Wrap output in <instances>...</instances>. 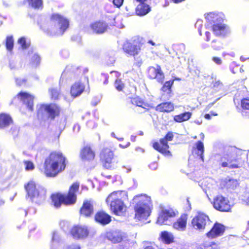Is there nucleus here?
<instances>
[{"label": "nucleus", "instance_id": "nucleus-56", "mask_svg": "<svg viewBox=\"0 0 249 249\" xmlns=\"http://www.w3.org/2000/svg\"><path fill=\"white\" fill-rule=\"evenodd\" d=\"M171 0L175 3H180L182 1H184L185 0Z\"/></svg>", "mask_w": 249, "mask_h": 249}, {"label": "nucleus", "instance_id": "nucleus-18", "mask_svg": "<svg viewBox=\"0 0 249 249\" xmlns=\"http://www.w3.org/2000/svg\"><path fill=\"white\" fill-rule=\"evenodd\" d=\"M17 97L23 102L27 109L30 111L34 110V96L31 94L24 91H20L17 94Z\"/></svg>", "mask_w": 249, "mask_h": 249}, {"label": "nucleus", "instance_id": "nucleus-29", "mask_svg": "<svg viewBox=\"0 0 249 249\" xmlns=\"http://www.w3.org/2000/svg\"><path fill=\"white\" fill-rule=\"evenodd\" d=\"M204 145L203 142L197 141L192 148V153L196 155L201 160L204 161Z\"/></svg>", "mask_w": 249, "mask_h": 249}, {"label": "nucleus", "instance_id": "nucleus-54", "mask_svg": "<svg viewBox=\"0 0 249 249\" xmlns=\"http://www.w3.org/2000/svg\"><path fill=\"white\" fill-rule=\"evenodd\" d=\"M205 36H206V41H209L211 39V33L209 32H205Z\"/></svg>", "mask_w": 249, "mask_h": 249}, {"label": "nucleus", "instance_id": "nucleus-44", "mask_svg": "<svg viewBox=\"0 0 249 249\" xmlns=\"http://www.w3.org/2000/svg\"><path fill=\"white\" fill-rule=\"evenodd\" d=\"M206 18L209 22L214 23L218 20V18L217 14L213 13H210L208 15Z\"/></svg>", "mask_w": 249, "mask_h": 249}, {"label": "nucleus", "instance_id": "nucleus-1", "mask_svg": "<svg viewBox=\"0 0 249 249\" xmlns=\"http://www.w3.org/2000/svg\"><path fill=\"white\" fill-rule=\"evenodd\" d=\"M67 159L60 151L51 152L45 158L43 172L46 177L55 178L66 168Z\"/></svg>", "mask_w": 249, "mask_h": 249}, {"label": "nucleus", "instance_id": "nucleus-39", "mask_svg": "<svg viewBox=\"0 0 249 249\" xmlns=\"http://www.w3.org/2000/svg\"><path fill=\"white\" fill-rule=\"evenodd\" d=\"M114 87L118 91H123L125 87V85L121 79H117L114 81Z\"/></svg>", "mask_w": 249, "mask_h": 249}, {"label": "nucleus", "instance_id": "nucleus-42", "mask_svg": "<svg viewBox=\"0 0 249 249\" xmlns=\"http://www.w3.org/2000/svg\"><path fill=\"white\" fill-rule=\"evenodd\" d=\"M241 107L243 110H249V97L243 98L241 99Z\"/></svg>", "mask_w": 249, "mask_h": 249}, {"label": "nucleus", "instance_id": "nucleus-16", "mask_svg": "<svg viewBox=\"0 0 249 249\" xmlns=\"http://www.w3.org/2000/svg\"><path fill=\"white\" fill-rule=\"evenodd\" d=\"M79 157L85 162H91L95 157V152L90 144L84 145L80 151Z\"/></svg>", "mask_w": 249, "mask_h": 249}, {"label": "nucleus", "instance_id": "nucleus-48", "mask_svg": "<svg viewBox=\"0 0 249 249\" xmlns=\"http://www.w3.org/2000/svg\"><path fill=\"white\" fill-rule=\"evenodd\" d=\"M124 1V0H113V3L119 8L123 5Z\"/></svg>", "mask_w": 249, "mask_h": 249}, {"label": "nucleus", "instance_id": "nucleus-38", "mask_svg": "<svg viewBox=\"0 0 249 249\" xmlns=\"http://www.w3.org/2000/svg\"><path fill=\"white\" fill-rule=\"evenodd\" d=\"M211 47L213 50L218 51L223 48V43L221 40L218 38L212 41Z\"/></svg>", "mask_w": 249, "mask_h": 249}, {"label": "nucleus", "instance_id": "nucleus-17", "mask_svg": "<svg viewBox=\"0 0 249 249\" xmlns=\"http://www.w3.org/2000/svg\"><path fill=\"white\" fill-rule=\"evenodd\" d=\"M178 213V211L172 208L162 209L159 213L158 222L160 224H164L171 218L175 217Z\"/></svg>", "mask_w": 249, "mask_h": 249}, {"label": "nucleus", "instance_id": "nucleus-60", "mask_svg": "<svg viewBox=\"0 0 249 249\" xmlns=\"http://www.w3.org/2000/svg\"><path fill=\"white\" fill-rule=\"evenodd\" d=\"M5 203V201L3 199H0V206L3 205Z\"/></svg>", "mask_w": 249, "mask_h": 249}, {"label": "nucleus", "instance_id": "nucleus-49", "mask_svg": "<svg viewBox=\"0 0 249 249\" xmlns=\"http://www.w3.org/2000/svg\"><path fill=\"white\" fill-rule=\"evenodd\" d=\"M212 60L217 64L220 65L222 63V60L220 58L218 57H213Z\"/></svg>", "mask_w": 249, "mask_h": 249}, {"label": "nucleus", "instance_id": "nucleus-21", "mask_svg": "<svg viewBox=\"0 0 249 249\" xmlns=\"http://www.w3.org/2000/svg\"><path fill=\"white\" fill-rule=\"evenodd\" d=\"M96 222L102 225H106L111 221V216L103 210L97 211L94 216Z\"/></svg>", "mask_w": 249, "mask_h": 249}, {"label": "nucleus", "instance_id": "nucleus-4", "mask_svg": "<svg viewBox=\"0 0 249 249\" xmlns=\"http://www.w3.org/2000/svg\"><path fill=\"white\" fill-rule=\"evenodd\" d=\"M50 20L51 25L50 29L46 31L48 35L62 36L69 28V19L60 13H52L50 16Z\"/></svg>", "mask_w": 249, "mask_h": 249}, {"label": "nucleus", "instance_id": "nucleus-43", "mask_svg": "<svg viewBox=\"0 0 249 249\" xmlns=\"http://www.w3.org/2000/svg\"><path fill=\"white\" fill-rule=\"evenodd\" d=\"M25 165V169L26 171H32L35 169V165L33 162L30 160H25L23 161Z\"/></svg>", "mask_w": 249, "mask_h": 249}, {"label": "nucleus", "instance_id": "nucleus-26", "mask_svg": "<svg viewBox=\"0 0 249 249\" xmlns=\"http://www.w3.org/2000/svg\"><path fill=\"white\" fill-rule=\"evenodd\" d=\"M133 203L136 207H149V198L145 194H140L135 196L133 199Z\"/></svg>", "mask_w": 249, "mask_h": 249}, {"label": "nucleus", "instance_id": "nucleus-20", "mask_svg": "<svg viewBox=\"0 0 249 249\" xmlns=\"http://www.w3.org/2000/svg\"><path fill=\"white\" fill-rule=\"evenodd\" d=\"M221 165L222 167H228L230 169L238 168L240 166L237 163V160L232 158L231 156L226 154L220 158Z\"/></svg>", "mask_w": 249, "mask_h": 249}, {"label": "nucleus", "instance_id": "nucleus-34", "mask_svg": "<svg viewBox=\"0 0 249 249\" xmlns=\"http://www.w3.org/2000/svg\"><path fill=\"white\" fill-rule=\"evenodd\" d=\"M160 237L162 242L166 244H170L174 242V237L173 235L166 231L161 232Z\"/></svg>", "mask_w": 249, "mask_h": 249}, {"label": "nucleus", "instance_id": "nucleus-8", "mask_svg": "<svg viewBox=\"0 0 249 249\" xmlns=\"http://www.w3.org/2000/svg\"><path fill=\"white\" fill-rule=\"evenodd\" d=\"M69 233L74 240H84L89 236V230L86 225L75 224L70 229Z\"/></svg>", "mask_w": 249, "mask_h": 249}, {"label": "nucleus", "instance_id": "nucleus-2", "mask_svg": "<svg viewBox=\"0 0 249 249\" xmlns=\"http://www.w3.org/2000/svg\"><path fill=\"white\" fill-rule=\"evenodd\" d=\"M80 183L78 182L72 183L69 187L67 193H55L51 196V199L54 207L59 208L63 204L71 206L77 201V193L79 191Z\"/></svg>", "mask_w": 249, "mask_h": 249}, {"label": "nucleus", "instance_id": "nucleus-40", "mask_svg": "<svg viewBox=\"0 0 249 249\" xmlns=\"http://www.w3.org/2000/svg\"><path fill=\"white\" fill-rule=\"evenodd\" d=\"M5 46L7 50L9 51H12L14 47V39L12 36H8L6 37Z\"/></svg>", "mask_w": 249, "mask_h": 249}, {"label": "nucleus", "instance_id": "nucleus-63", "mask_svg": "<svg viewBox=\"0 0 249 249\" xmlns=\"http://www.w3.org/2000/svg\"><path fill=\"white\" fill-rule=\"evenodd\" d=\"M200 136H201V139H204V134H203V133H201L200 134Z\"/></svg>", "mask_w": 249, "mask_h": 249}, {"label": "nucleus", "instance_id": "nucleus-59", "mask_svg": "<svg viewBox=\"0 0 249 249\" xmlns=\"http://www.w3.org/2000/svg\"><path fill=\"white\" fill-rule=\"evenodd\" d=\"M210 115H211H211L212 116H217V113H215V112H214L213 111H211L210 112Z\"/></svg>", "mask_w": 249, "mask_h": 249}, {"label": "nucleus", "instance_id": "nucleus-62", "mask_svg": "<svg viewBox=\"0 0 249 249\" xmlns=\"http://www.w3.org/2000/svg\"><path fill=\"white\" fill-rule=\"evenodd\" d=\"M148 43L151 44L153 46H155L156 45L155 43L152 40H149Z\"/></svg>", "mask_w": 249, "mask_h": 249}, {"label": "nucleus", "instance_id": "nucleus-24", "mask_svg": "<svg viewBox=\"0 0 249 249\" xmlns=\"http://www.w3.org/2000/svg\"><path fill=\"white\" fill-rule=\"evenodd\" d=\"M14 124L12 116L8 113H0V129H5Z\"/></svg>", "mask_w": 249, "mask_h": 249}, {"label": "nucleus", "instance_id": "nucleus-45", "mask_svg": "<svg viewBox=\"0 0 249 249\" xmlns=\"http://www.w3.org/2000/svg\"><path fill=\"white\" fill-rule=\"evenodd\" d=\"M201 249H220L219 245L214 242H212L209 245H203Z\"/></svg>", "mask_w": 249, "mask_h": 249}, {"label": "nucleus", "instance_id": "nucleus-36", "mask_svg": "<svg viewBox=\"0 0 249 249\" xmlns=\"http://www.w3.org/2000/svg\"><path fill=\"white\" fill-rule=\"evenodd\" d=\"M107 237L113 243H119L122 240L121 236L114 232H108L107 234Z\"/></svg>", "mask_w": 249, "mask_h": 249}, {"label": "nucleus", "instance_id": "nucleus-30", "mask_svg": "<svg viewBox=\"0 0 249 249\" xmlns=\"http://www.w3.org/2000/svg\"><path fill=\"white\" fill-rule=\"evenodd\" d=\"M85 86L81 82H75L71 87L70 92L73 97L79 96L84 91Z\"/></svg>", "mask_w": 249, "mask_h": 249}, {"label": "nucleus", "instance_id": "nucleus-53", "mask_svg": "<svg viewBox=\"0 0 249 249\" xmlns=\"http://www.w3.org/2000/svg\"><path fill=\"white\" fill-rule=\"evenodd\" d=\"M130 143L129 142H128L126 144H124V143L119 144V146L123 148H126L128 146H129L130 145Z\"/></svg>", "mask_w": 249, "mask_h": 249}, {"label": "nucleus", "instance_id": "nucleus-23", "mask_svg": "<svg viewBox=\"0 0 249 249\" xmlns=\"http://www.w3.org/2000/svg\"><path fill=\"white\" fill-rule=\"evenodd\" d=\"M212 29L213 33L217 36H225L229 33L227 26L221 23H214Z\"/></svg>", "mask_w": 249, "mask_h": 249}, {"label": "nucleus", "instance_id": "nucleus-25", "mask_svg": "<svg viewBox=\"0 0 249 249\" xmlns=\"http://www.w3.org/2000/svg\"><path fill=\"white\" fill-rule=\"evenodd\" d=\"M130 103L132 105L142 107L148 111L153 107L149 104L144 101V99L140 96H137L130 98Z\"/></svg>", "mask_w": 249, "mask_h": 249}, {"label": "nucleus", "instance_id": "nucleus-11", "mask_svg": "<svg viewBox=\"0 0 249 249\" xmlns=\"http://www.w3.org/2000/svg\"><path fill=\"white\" fill-rule=\"evenodd\" d=\"M213 208L221 212H229L231 211V205L229 199L222 196L218 195L213 199Z\"/></svg>", "mask_w": 249, "mask_h": 249}, {"label": "nucleus", "instance_id": "nucleus-52", "mask_svg": "<svg viewBox=\"0 0 249 249\" xmlns=\"http://www.w3.org/2000/svg\"><path fill=\"white\" fill-rule=\"evenodd\" d=\"M25 79H19L16 81V84L18 86H21L23 83H25Z\"/></svg>", "mask_w": 249, "mask_h": 249}, {"label": "nucleus", "instance_id": "nucleus-31", "mask_svg": "<svg viewBox=\"0 0 249 249\" xmlns=\"http://www.w3.org/2000/svg\"><path fill=\"white\" fill-rule=\"evenodd\" d=\"M174 80H170L166 81L160 89L162 92L161 96L168 95L169 97L172 95V87L174 84Z\"/></svg>", "mask_w": 249, "mask_h": 249}, {"label": "nucleus", "instance_id": "nucleus-19", "mask_svg": "<svg viewBox=\"0 0 249 249\" xmlns=\"http://www.w3.org/2000/svg\"><path fill=\"white\" fill-rule=\"evenodd\" d=\"M89 27L93 33L100 35L106 32L109 26L105 21L99 20L90 23Z\"/></svg>", "mask_w": 249, "mask_h": 249}, {"label": "nucleus", "instance_id": "nucleus-3", "mask_svg": "<svg viewBox=\"0 0 249 249\" xmlns=\"http://www.w3.org/2000/svg\"><path fill=\"white\" fill-rule=\"evenodd\" d=\"M61 107L55 103L40 104L36 110V118L40 123L47 120H54L62 113Z\"/></svg>", "mask_w": 249, "mask_h": 249}, {"label": "nucleus", "instance_id": "nucleus-7", "mask_svg": "<svg viewBox=\"0 0 249 249\" xmlns=\"http://www.w3.org/2000/svg\"><path fill=\"white\" fill-rule=\"evenodd\" d=\"M174 137V133L168 131L164 137L160 139L159 141H155L152 143L153 148L166 157H171V152L169 150L168 142L172 141Z\"/></svg>", "mask_w": 249, "mask_h": 249}, {"label": "nucleus", "instance_id": "nucleus-27", "mask_svg": "<svg viewBox=\"0 0 249 249\" xmlns=\"http://www.w3.org/2000/svg\"><path fill=\"white\" fill-rule=\"evenodd\" d=\"M175 109L174 104L171 102H164L158 105L155 110L157 111L164 113H170Z\"/></svg>", "mask_w": 249, "mask_h": 249}, {"label": "nucleus", "instance_id": "nucleus-57", "mask_svg": "<svg viewBox=\"0 0 249 249\" xmlns=\"http://www.w3.org/2000/svg\"><path fill=\"white\" fill-rule=\"evenodd\" d=\"M204 118L207 120H210L211 119V116L210 114H206L204 115Z\"/></svg>", "mask_w": 249, "mask_h": 249}, {"label": "nucleus", "instance_id": "nucleus-6", "mask_svg": "<svg viewBox=\"0 0 249 249\" xmlns=\"http://www.w3.org/2000/svg\"><path fill=\"white\" fill-rule=\"evenodd\" d=\"M24 188L28 197L33 202L39 204L45 199L46 191L43 188L36 184L34 181H29L24 185Z\"/></svg>", "mask_w": 249, "mask_h": 249}, {"label": "nucleus", "instance_id": "nucleus-5", "mask_svg": "<svg viewBox=\"0 0 249 249\" xmlns=\"http://www.w3.org/2000/svg\"><path fill=\"white\" fill-rule=\"evenodd\" d=\"M126 196L124 191H115L111 193L107 197V202L109 203L110 210L116 215L120 216L125 213L126 206L122 200V195Z\"/></svg>", "mask_w": 249, "mask_h": 249}, {"label": "nucleus", "instance_id": "nucleus-58", "mask_svg": "<svg viewBox=\"0 0 249 249\" xmlns=\"http://www.w3.org/2000/svg\"><path fill=\"white\" fill-rule=\"evenodd\" d=\"M143 249H155L153 247L151 246H148L144 248Z\"/></svg>", "mask_w": 249, "mask_h": 249}, {"label": "nucleus", "instance_id": "nucleus-33", "mask_svg": "<svg viewBox=\"0 0 249 249\" xmlns=\"http://www.w3.org/2000/svg\"><path fill=\"white\" fill-rule=\"evenodd\" d=\"M191 112H185L174 116V121L177 123H182L189 120L192 116Z\"/></svg>", "mask_w": 249, "mask_h": 249}, {"label": "nucleus", "instance_id": "nucleus-9", "mask_svg": "<svg viewBox=\"0 0 249 249\" xmlns=\"http://www.w3.org/2000/svg\"><path fill=\"white\" fill-rule=\"evenodd\" d=\"M211 220L208 215L203 213H198L191 220V226L195 230L202 231L210 224Z\"/></svg>", "mask_w": 249, "mask_h": 249}, {"label": "nucleus", "instance_id": "nucleus-28", "mask_svg": "<svg viewBox=\"0 0 249 249\" xmlns=\"http://www.w3.org/2000/svg\"><path fill=\"white\" fill-rule=\"evenodd\" d=\"M135 218L139 220L146 219L149 215V207H134Z\"/></svg>", "mask_w": 249, "mask_h": 249}, {"label": "nucleus", "instance_id": "nucleus-32", "mask_svg": "<svg viewBox=\"0 0 249 249\" xmlns=\"http://www.w3.org/2000/svg\"><path fill=\"white\" fill-rule=\"evenodd\" d=\"M151 10L149 5L144 3H139L135 9V13L137 15L143 16L148 14Z\"/></svg>", "mask_w": 249, "mask_h": 249}, {"label": "nucleus", "instance_id": "nucleus-37", "mask_svg": "<svg viewBox=\"0 0 249 249\" xmlns=\"http://www.w3.org/2000/svg\"><path fill=\"white\" fill-rule=\"evenodd\" d=\"M29 5L34 9H42L43 7L42 0H26Z\"/></svg>", "mask_w": 249, "mask_h": 249}, {"label": "nucleus", "instance_id": "nucleus-10", "mask_svg": "<svg viewBox=\"0 0 249 249\" xmlns=\"http://www.w3.org/2000/svg\"><path fill=\"white\" fill-rule=\"evenodd\" d=\"M142 44L138 40H126L123 44L122 50L125 54L135 56L140 53Z\"/></svg>", "mask_w": 249, "mask_h": 249}, {"label": "nucleus", "instance_id": "nucleus-64", "mask_svg": "<svg viewBox=\"0 0 249 249\" xmlns=\"http://www.w3.org/2000/svg\"><path fill=\"white\" fill-rule=\"evenodd\" d=\"M229 182H231V181H232V182H235V183H236V180H234V179H232V180H229Z\"/></svg>", "mask_w": 249, "mask_h": 249}, {"label": "nucleus", "instance_id": "nucleus-61", "mask_svg": "<svg viewBox=\"0 0 249 249\" xmlns=\"http://www.w3.org/2000/svg\"><path fill=\"white\" fill-rule=\"evenodd\" d=\"M113 72L116 73L118 76H120V73H119L118 71H111L110 72V73H113Z\"/></svg>", "mask_w": 249, "mask_h": 249}, {"label": "nucleus", "instance_id": "nucleus-12", "mask_svg": "<svg viewBox=\"0 0 249 249\" xmlns=\"http://www.w3.org/2000/svg\"><path fill=\"white\" fill-rule=\"evenodd\" d=\"M100 159L103 167L107 169H111L115 161L113 152L108 149L102 151Z\"/></svg>", "mask_w": 249, "mask_h": 249}, {"label": "nucleus", "instance_id": "nucleus-13", "mask_svg": "<svg viewBox=\"0 0 249 249\" xmlns=\"http://www.w3.org/2000/svg\"><path fill=\"white\" fill-rule=\"evenodd\" d=\"M147 75L150 79H156L160 83H163L165 76L161 67L157 65L156 67H150L147 71Z\"/></svg>", "mask_w": 249, "mask_h": 249}, {"label": "nucleus", "instance_id": "nucleus-50", "mask_svg": "<svg viewBox=\"0 0 249 249\" xmlns=\"http://www.w3.org/2000/svg\"><path fill=\"white\" fill-rule=\"evenodd\" d=\"M67 249H81L79 245L76 244H72L68 247Z\"/></svg>", "mask_w": 249, "mask_h": 249}, {"label": "nucleus", "instance_id": "nucleus-41", "mask_svg": "<svg viewBox=\"0 0 249 249\" xmlns=\"http://www.w3.org/2000/svg\"><path fill=\"white\" fill-rule=\"evenodd\" d=\"M18 43L20 45L21 48L23 50H26L28 49L30 45V42H27L26 41V38L24 37H20L18 41Z\"/></svg>", "mask_w": 249, "mask_h": 249}, {"label": "nucleus", "instance_id": "nucleus-22", "mask_svg": "<svg viewBox=\"0 0 249 249\" xmlns=\"http://www.w3.org/2000/svg\"><path fill=\"white\" fill-rule=\"evenodd\" d=\"M188 216L187 213H182L180 216L173 223L172 227L178 231H184L187 225Z\"/></svg>", "mask_w": 249, "mask_h": 249}, {"label": "nucleus", "instance_id": "nucleus-55", "mask_svg": "<svg viewBox=\"0 0 249 249\" xmlns=\"http://www.w3.org/2000/svg\"><path fill=\"white\" fill-rule=\"evenodd\" d=\"M60 134H61V131L59 130H58L56 135H55V134L54 135V139H58L60 137Z\"/></svg>", "mask_w": 249, "mask_h": 249}, {"label": "nucleus", "instance_id": "nucleus-14", "mask_svg": "<svg viewBox=\"0 0 249 249\" xmlns=\"http://www.w3.org/2000/svg\"><path fill=\"white\" fill-rule=\"evenodd\" d=\"M226 230V227L222 224L215 222L210 230L206 233V236L210 239H214L222 236Z\"/></svg>", "mask_w": 249, "mask_h": 249}, {"label": "nucleus", "instance_id": "nucleus-15", "mask_svg": "<svg viewBox=\"0 0 249 249\" xmlns=\"http://www.w3.org/2000/svg\"><path fill=\"white\" fill-rule=\"evenodd\" d=\"M94 212L93 201L89 199L84 200L79 210L80 215L86 218L90 217L93 215Z\"/></svg>", "mask_w": 249, "mask_h": 249}, {"label": "nucleus", "instance_id": "nucleus-35", "mask_svg": "<svg viewBox=\"0 0 249 249\" xmlns=\"http://www.w3.org/2000/svg\"><path fill=\"white\" fill-rule=\"evenodd\" d=\"M48 91L52 100H58L61 96V92L59 89L57 88H51L48 89Z\"/></svg>", "mask_w": 249, "mask_h": 249}, {"label": "nucleus", "instance_id": "nucleus-51", "mask_svg": "<svg viewBox=\"0 0 249 249\" xmlns=\"http://www.w3.org/2000/svg\"><path fill=\"white\" fill-rule=\"evenodd\" d=\"M102 76L104 79L103 81V83L105 84H107L108 82V76L107 74H102Z\"/></svg>", "mask_w": 249, "mask_h": 249}, {"label": "nucleus", "instance_id": "nucleus-47", "mask_svg": "<svg viewBox=\"0 0 249 249\" xmlns=\"http://www.w3.org/2000/svg\"><path fill=\"white\" fill-rule=\"evenodd\" d=\"M177 50H179V53L184 54L185 53V46L183 44H180L177 46Z\"/></svg>", "mask_w": 249, "mask_h": 249}, {"label": "nucleus", "instance_id": "nucleus-46", "mask_svg": "<svg viewBox=\"0 0 249 249\" xmlns=\"http://www.w3.org/2000/svg\"><path fill=\"white\" fill-rule=\"evenodd\" d=\"M40 61V56L36 54H35L33 55L31 59V62L32 64L37 65L39 64Z\"/></svg>", "mask_w": 249, "mask_h": 249}]
</instances>
